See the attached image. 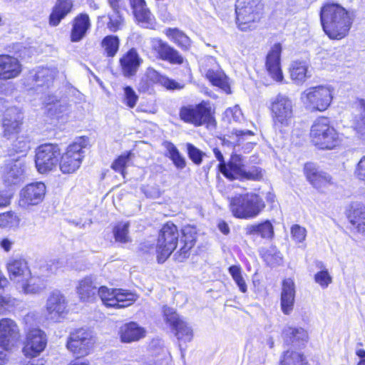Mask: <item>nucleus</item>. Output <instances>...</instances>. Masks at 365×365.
<instances>
[{
	"instance_id": "obj_1",
	"label": "nucleus",
	"mask_w": 365,
	"mask_h": 365,
	"mask_svg": "<svg viewBox=\"0 0 365 365\" xmlns=\"http://www.w3.org/2000/svg\"><path fill=\"white\" fill-rule=\"evenodd\" d=\"M320 19L325 34L333 39L344 38L352 24L349 12L337 4H325L321 9Z\"/></svg>"
},
{
	"instance_id": "obj_2",
	"label": "nucleus",
	"mask_w": 365,
	"mask_h": 365,
	"mask_svg": "<svg viewBox=\"0 0 365 365\" xmlns=\"http://www.w3.org/2000/svg\"><path fill=\"white\" fill-rule=\"evenodd\" d=\"M236 24L242 31L255 29L264 14L262 0H237Z\"/></svg>"
},
{
	"instance_id": "obj_3",
	"label": "nucleus",
	"mask_w": 365,
	"mask_h": 365,
	"mask_svg": "<svg viewBox=\"0 0 365 365\" xmlns=\"http://www.w3.org/2000/svg\"><path fill=\"white\" fill-rule=\"evenodd\" d=\"M264 207L263 199L253 192L236 195L230 201V208L232 215L240 219L255 218Z\"/></svg>"
},
{
	"instance_id": "obj_4",
	"label": "nucleus",
	"mask_w": 365,
	"mask_h": 365,
	"mask_svg": "<svg viewBox=\"0 0 365 365\" xmlns=\"http://www.w3.org/2000/svg\"><path fill=\"white\" fill-rule=\"evenodd\" d=\"M310 138L312 143L322 150H331L340 143L339 133L326 117L319 118L314 122Z\"/></svg>"
},
{
	"instance_id": "obj_5",
	"label": "nucleus",
	"mask_w": 365,
	"mask_h": 365,
	"mask_svg": "<svg viewBox=\"0 0 365 365\" xmlns=\"http://www.w3.org/2000/svg\"><path fill=\"white\" fill-rule=\"evenodd\" d=\"M179 231L176 225L167 222L160 230L156 245L157 259L159 263L164 262L177 247Z\"/></svg>"
},
{
	"instance_id": "obj_6",
	"label": "nucleus",
	"mask_w": 365,
	"mask_h": 365,
	"mask_svg": "<svg viewBox=\"0 0 365 365\" xmlns=\"http://www.w3.org/2000/svg\"><path fill=\"white\" fill-rule=\"evenodd\" d=\"M270 109L274 125L278 128L288 127L294 117V103L286 95L279 93L271 100Z\"/></svg>"
},
{
	"instance_id": "obj_7",
	"label": "nucleus",
	"mask_w": 365,
	"mask_h": 365,
	"mask_svg": "<svg viewBox=\"0 0 365 365\" xmlns=\"http://www.w3.org/2000/svg\"><path fill=\"white\" fill-rule=\"evenodd\" d=\"M179 116L186 123L201 126L212 120V108L210 102L202 101L198 104L181 107Z\"/></svg>"
},
{
	"instance_id": "obj_8",
	"label": "nucleus",
	"mask_w": 365,
	"mask_h": 365,
	"mask_svg": "<svg viewBox=\"0 0 365 365\" xmlns=\"http://www.w3.org/2000/svg\"><path fill=\"white\" fill-rule=\"evenodd\" d=\"M87 144L88 139L81 137L68 145L59 163V167L63 173H73L80 168L83 158V149Z\"/></svg>"
},
{
	"instance_id": "obj_9",
	"label": "nucleus",
	"mask_w": 365,
	"mask_h": 365,
	"mask_svg": "<svg viewBox=\"0 0 365 365\" xmlns=\"http://www.w3.org/2000/svg\"><path fill=\"white\" fill-rule=\"evenodd\" d=\"M61 150L57 144L45 143L36 150L35 164L41 174L56 169L59 163Z\"/></svg>"
},
{
	"instance_id": "obj_10",
	"label": "nucleus",
	"mask_w": 365,
	"mask_h": 365,
	"mask_svg": "<svg viewBox=\"0 0 365 365\" xmlns=\"http://www.w3.org/2000/svg\"><path fill=\"white\" fill-rule=\"evenodd\" d=\"M220 172L230 180H257L262 177L261 170L257 167H252L250 170L246 171L244 168L242 157L235 153L231 155L230 160L225 165V168H222Z\"/></svg>"
},
{
	"instance_id": "obj_11",
	"label": "nucleus",
	"mask_w": 365,
	"mask_h": 365,
	"mask_svg": "<svg viewBox=\"0 0 365 365\" xmlns=\"http://www.w3.org/2000/svg\"><path fill=\"white\" fill-rule=\"evenodd\" d=\"M333 90L329 86H319L305 90L301 99L307 106L313 110L324 111L330 106Z\"/></svg>"
},
{
	"instance_id": "obj_12",
	"label": "nucleus",
	"mask_w": 365,
	"mask_h": 365,
	"mask_svg": "<svg viewBox=\"0 0 365 365\" xmlns=\"http://www.w3.org/2000/svg\"><path fill=\"white\" fill-rule=\"evenodd\" d=\"M57 73L58 71L55 67H38L29 71L22 79V82L28 90L47 88L53 83Z\"/></svg>"
},
{
	"instance_id": "obj_13",
	"label": "nucleus",
	"mask_w": 365,
	"mask_h": 365,
	"mask_svg": "<svg viewBox=\"0 0 365 365\" xmlns=\"http://www.w3.org/2000/svg\"><path fill=\"white\" fill-rule=\"evenodd\" d=\"M95 343V339L89 331L79 329L71 333L67 341V348L78 357L89 354Z\"/></svg>"
},
{
	"instance_id": "obj_14",
	"label": "nucleus",
	"mask_w": 365,
	"mask_h": 365,
	"mask_svg": "<svg viewBox=\"0 0 365 365\" xmlns=\"http://www.w3.org/2000/svg\"><path fill=\"white\" fill-rule=\"evenodd\" d=\"M163 312L166 322L171 327L178 339L190 341L193 336L191 327L183 319L180 317L173 309L165 307Z\"/></svg>"
},
{
	"instance_id": "obj_15",
	"label": "nucleus",
	"mask_w": 365,
	"mask_h": 365,
	"mask_svg": "<svg viewBox=\"0 0 365 365\" xmlns=\"http://www.w3.org/2000/svg\"><path fill=\"white\" fill-rule=\"evenodd\" d=\"M46 191L41 182L30 183L21 189L19 193V205L24 208L41 203Z\"/></svg>"
},
{
	"instance_id": "obj_16",
	"label": "nucleus",
	"mask_w": 365,
	"mask_h": 365,
	"mask_svg": "<svg viewBox=\"0 0 365 365\" xmlns=\"http://www.w3.org/2000/svg\"><path fill=\"white\" fill-rule=\"evenodd\" d=\"M66 297L59 291H53L48 296L46 303L47 319L59 322L68 312Z\"/></svg>"
},
{
	"instance_id": "obj_17",
	"label": "nucleus",
	"mask_w": 365,
	"mask_h": 365,
	"mask_svg": "<svg viewBox=\"0 0 365 365\" xmlns=\"http://www.w3.org/2000/svg\"><path fill=\"white\" fill-rule=\"evenodd\" d=\"M46 343L45 333L39 329H33L27 334L26 343L23 351L27 356L35 357L43 351Z\"/></svg>"
},
{
	"instance_id": "obj_18",
	"label": "nucleus",
	"mask_w": 365,
	"mask_h": 365,
	"mask_svg": "<svg viewBox=\"0 0 365 365\" xmlns=\"http://www.w3.org/2000/svg\"><path fill=\"white\" fill-rule=\"evenodd\" d=\"M19 338V329L14 321L7 318L1 319L0 347L9 350L15 345Z\"/></svg>"
},
{
	"instance_id": "obj_19",
	"label": "nucleus",
	"mask_w": 365,
	"mask_h": 365,
	"mask_svg": "<svg viewBox=\"0 0 365 365\" xmlns=\"http://www.w3.org/2000/svg\"><path fill=\"white\" fill-rule=\"evenodd\" d=\"M23 114L16 107L8 108L2 118L3 134L10 138L20 131L22 124Z\"/></svg>"
},
{
	"instance_id": "obj_20",
	"label": "nucleus",
	"mask_w": 365,
	"mask_h": 365,
	"mask_svg": "<svg viewBox=\"0 0 365 365\" xmlns=\"http://www.w3.org/2000/svg\"><path fill=\"white\" fill-rule=\"evenodd\" d=\"M150 42L152 48L158 53L160 59L173 64L183 63V57L179 52L161 39L153 38L150 39Z\"/></svg>"
},
{
	"instance_id": "obj_21",
	"label": "nucleus",
	"mask_w": 365,
	"mask_h": 365,
	"mask_svg": "<svg viewBox=\"0 0 365 365\" xmlns=\"http://www.w3.org/2000/svg\"><path fill=\"white\" fill-rule=\"evenodd\" d=\"M196 234L195 228L190 226L185 227L182 230L180 244L182 245L173 255L175 261L182 262L189 257L190 250L195 244Z\"/></svg>"
},
{
	"instance_id": "obj_22",
	"label": "nucleus",
	"mask_w": 365,
	"mask_h": 365,
	"mask_svg": "<svg viewBox=\"0 0 365 365\" xmlns=\"http://www.w3.org/2000/svg\"><path fill=\"white\" fill-rule=\"evenodd\" d=\"M22 71V65L17 58L7 54L0 55V80L17 78Z\"/></svg>"
},
{
	"instance_id": "obj_23",
	"label": "nucleus",
	"mask_w": 365,
	"mask_h": 365,
	"mask_svg": "<svg viewBox=\"0 0 365 365\" xmlns=\"http://www.w3.org/2000/svg\"><path fill=\"white\" fill-rule=\"evenodd\" d=\"M282 47L279 43L274 44L268 53L266 59V68L269 76L277 82H282L284 76L280 65Z\"/></svg>"
},
{
	"instance_id": "obj_24",
	"label": "nucleus",
	"mask_w": 365,
	"mask_h": 365,
	"mask_svg": "<svg viewBox=\"0 0 365 365\" xmlns=\"http://www.w3.org/2000/svg\"><path fill=\"white\" fill-rule=\"evenodd\" d=\"M304 170L307 180L317 190H322L333 183L331 177L313 163L305 164Z\"/></svg>"
},
{
	"instance_id": "obj_25",
	"label": "nucleus",
	"mask_w": 365,
	"mask_h": 365,
	"mask_svg": "<svg viewBox=\"0 0 365 365\" xmlns=\"http://www.w3.org/2000/svg\"><path fill=\"white\" fill-rule=\"evenodd\" d=\"M48 115L61 123L68 120L71 113V105L65 100H58L55 96H48L46 101Z\"/></svg>"
},
{
	"instance_id": "obj_26",
	"label": "nucleus",
	"mask_w": 365,
	"mask_h": 365,
	"mask_svg": "<svg viewBox=\"0 0 365 365\" xmlns=\"http://www.w3.org/2000/svg\"><path fill=\"white\" fill-rule=\"evenodd\" d=\"M130 2L138 24L146 29H154L156 21L153 15L147 8L145 0H130Z\"/></svg>"
},
{
	"instance_id": "obj_27",
	"label": "nucleus",
	"mask_w": 365,
	"mask_h": 365,
	"mask_svg": "<svg viewBox=\"0 0 365 365\" xmlns=\"http://www.w3.org/2000/svg\"><path fill=\"white\" fill-rule=\"evenodd\" d=\"M24 164L19 159L6 164L3 170V180L7 185H17L23 180Z\"/></svg>"
},
{
	"instance_id": "obj_28",
	"label": "nucleus",
	"mask_w": 365,
	"mask_h": 365,
	"mask_svg": "<svg viewBox=\"0 0 365 365\" xmlns=\"http://www.w3.org/2000/svg\"><path fill=\"white\" fill-rule=\"evenodd\" d=\"M10 279L16 283H22L30 279L31 272L27 262L23 259H13L7 264Z\"/></svg>"
},
{
	"instance_id": "obj_29",
	"label": "nucleus",
	"mask_w": 365,
	"mask_h": 365,
	"mask_svg": "<svg viewBox=\"0 0 365 365\" xmlns=\"http://www.w3.org/2000/svg\"><path fill=\"white\" fill-rule=\"evenodd\" d=\"M143 60L135 49L131 48L120 59L122 72L125 77H131L137 73Z\"/></svg>"
},
{
	"instance_id": "obj_30",
	"label": "nucleus",
	"mask_w": 365,
	"mask_h": 365,
	"mask_svg": "<svg viewBox=\"0 0 365 365\" xmlns=\"http://www.w3.org/2000/svg\"><path fill=\"white\" fill-rule=\"evenodd\" d=\"M295 285L290 278L282 282L281 292V309L284 314H289L293 310L295 298Z\"/></svg>"
},
{
	"instance_id": "obj_31",
	"label": "nucleus",
	"mask_w": 365,
	"mask_h": 365,
	"mask_svg": "<svg viewBox=\"0 0 365 365\" xmlns=\"http://www.w3.org/2000/svg\"><path fill=\"white\" fill-rule=\"evenodd\" d=\"M119 335L122 342L137 341L145 336V330L137 323L131 322L120 327Z\"/></svg>"
},
{
	"instance_id": "obj_32",
	"label": "nucleus",
	"mask_w": 365,
	"mask_h": 365,
	"mask_svg": "<svg viewBox=\"0 0 365 365\" xmlns=\"http://www.w3.org/2000/svg\"><path fill=\"white\" fill-rule=\"evenodd\" d=\"M91 27L90 19L88 14H81L73 21L71 31V41L78 42L83 39Z\"/></svg>"
},
{
	"instance_id": "obj_33",
	"label": "nucleus",
	"mask_w": 365,
	"mask_h": 365,
	"mask_svg": "<svg viewBox=\"0 0 365 365\" xmlns=\"http://www.w3.org/2000/svg\"><path fill=\"white\" fill-rule=\"evenodd\" d=\"M98 287L91 277H86L78 282L76 291L83 302L93 301L98 294Z\"/></svg>"
},
{
	"instance_id": "obj_34",
	"label": "nucleus",
	"mask_w": 365,
	"mask_h": 365,
	"mask_svg": "<svg viewBox=\"0 0 365 365\" xmlns=\"http://www.w3.org/2000/svg\"><path fill=\"white\" fill-rule=\"evenodd\" d=\"M309 68V64L306 61H294L291 63L290 77L295 84L302 85L311 77L312 74Z\"/></svg>"
},
{
	"instance_id": "obj_35",
	"label": "nucleus",
	"mask_w": 365,
	"mask_h": 365,
	"mask_svg": "<svg viewBox=\"0 0 365 365\" xmlns=\"http://www.w3.org/2000/svg\"><path fill=\"white\" fill-rule=\"evenodd\" d=\"M73 8L72 0H58L49 16V25L58 26Z\"/></svg>"
},
{
	"instance_id": "obj_36",
	"label": "nucleus",
	"mask_w": 365,
	"mask_h": 365,
	"mask_svg": "<svg viewBox=\"0 0 365 365\" xmlns=\"http://www.w3.org/2000/svg\"><path fill=\"white\" fill-rule=\"evenodd\" d=\"M282 337L284 343L287 345L299 346L301 342H304L307 340L308 335L307 331L302 328L287 327L283 329Z\"/></svg>"
},
{
	"instance_id": "obj_37",
	"label": "nucleus",
	"mask_w": 365,
	"mask_h": 365,
	"mask_svg": "<svg viewBox=\"0 0 365 365\" xmlns=\"http://www.w3.org/2000/svg\"><path fill=\"white\" fill-rule=\"evenodd\" d=\"M148 77L152 81L160 84L168 90H180L184 87L182 84L160 74L153 68L148 69Z\"/></svg>"
},
{
	"instance_id": "obj_38",
	"label": "nucleus",
	"mask_w": 365,
	"mask_h": 365,
	"mask_svg": "<svg viewBox=\"0 0 365 365\" xmlns=\"http://www.w3.org/2000/svg\"><path fill=\"white\" fill-rule=\"evenodd\" d=\"M245 232L247 235H258L263 238H271L274 235V228L269 220L260 224L247 225Z\"/></svg>"
},
{
	"instance_id": "obj_39",
	"label": "nucleus",
	"mask_w": 365,
	"mask_h": 365,
	"mask_svg": "<svg viewBox=\"0 0 365 365\" xmlns=\"http://www.w3.org/2000/svg\"><path fill=\"white\" fill-rule=\"evenodd\" d=\"M164 147L166 149L165 155L169 158L173 163L176 168L182 170L186 167V160L182 156L176 146L170 142H165Z\"/></svg>"
},
{
	"instance_id": "obj_40",
	"label": "nucleus",
	"mask_w": 365,
	"mask_h": 365,
	"mask_svg": "<svg viewBox=\"0 0 365 365\" xmlns=\"http://www.w3.org/2000/svg\"><path fill=\"white\" fill-rule=\"evenodd\" d=\"M138 299V296L131 292L122 289H115V308H125L133 303Z\"/></svg>"
},
{
	"instance_id": "obj_41",
	"label": "nucleus",
	"mask_w": 365,
	"mask_h": 365,
	"mask_svg": "<svg viewBox=\"0 0 365 365\" xmlns=\"http://www.w3.org/2000/svg\"><path fill=\"white\" fill-rule=\"evenodd\" d=\"M350 222L356 227L359 232L365 235V206L357 205L353 209Z\"/></svg>"
},
{
	"instance_id": "obj_42",
	"label": "nucleus",
	"mask_w": 365,
	"mask_h": 365,
	"mask_svg": "<svg viewBox=\"0 0 365 365\" xmlns=\"http://www.w3.org/2000/svg\"><path fill=\"white\" fill-rule=\"evenodd\" d=\"M101 45L106 56L114 57L119 49L120 40L117 36L108 35L103 38Z\"/></svg>"
},
{
	"instance_id": "obj_43",
	"label": "nucleus",
	"mask_w": 365,
	"mask_h": 365,
	"mask_svg": "<svg viewBox=\"0 0 365 365\" xmlns=\"http://www.w3.org/2000/svg\"><path fill=\"white\" fill-rule=\"evenodd\" d=\"M166 35L183 50H188L191 45L190 38L178 29H168Z\"/></svg>"
},
{
	"instance_id": "obj_44",
	"label": "nucleus",
	"mask_w": 365,
	"mask_h": 365,
	"mask_svg": "<svg viewBox=\"0 0 365 365\" xmlns=\"http://www.w3.org/2000/svg\"><path fill=\"white\" fill-rule=\"evenodd\" d=\"M205 73L206 78L212 85L220 88H225L227 86L226 76L218 68L205 69Z\"/></svg>"
},
{
	"instance_id": "obj_45",
	"label": "nucleus",
	"mask_w": 365,
	"mask_h": 365,
	"mask_svg": "<svg viewBox=\"0 0 365 365\" xmlns=\"http://www.w3.org/2000/svg\"><path fill=\"white\" fill-rule=\"evenodd\" d=\"M279 365H307V363L302 354L288 350L284 352Z\"/></svg>"
},
{
	"instance_id": "obj_46",
	"label": "nucleus",
	"mask_w": 365,
	"mask_h": 365,
	"mask_svg": "<svg viewBox=\"0 0 365 365\" xmlns=\"http://www.w3.org/2000/svg\"><path fill=\"white\" fill-rule=\"evenodd\" d=\"M359 113L355 116L354 120V127L363 138L365 136V100L362 99L359 101Z\"/></svg>"
},
{
	"instance_id": "obj_47",
	"label": "nucleus",
	"mask_w": 365,
	"mask_h": 365,
	"mask_svg": "<svg viewBox=\"0 0 365 365\" xmlns=\"http://www.w3.org/2000/svg\"><path fill=\"white\" fill-rule=\"evenodd\" d=\"M98 294L106 307L115 308V289H108L102 286L98 288Z\"/></svg>"
},
{
	"instance_id": "obj_48",
	"label": "nucleus",
	"mask_w": 365,
	"mask_h": 365,
	"mask_svg": "<svg viewBox=\"0 0 365 365\" xmlns=\"http://www.w3.org/2000/svg\"><path fill=\"white\" fill-rule=\"evenodd\" d=\"M129 222H119L113 229V234L117 242L126 243L130 240L128 235Z\"/></svg>"
},
{
	"instance_id": "obj_49",
	"label": "nucleus",
	"mask_w": 365,
	"mask_h": 365,
	"mask_svg": "<svg viewBox=\"0 0 365 365\" xmlns=\"http://www.w3.org/2000/svg\"><path fill=\"white\" fill-rule=\"evenodd\" d=\"M229 273L237 284L240 290L245 293L247 290L245 280L242 274V269L240 266L232 265L229 267Z\"/></svg>"
},
{
	"instance_id": "obj_50",
	"label": "nucleus",
	"mask_w": 365,
	"mask_h": 365,
	"mask_svg": "<svg viewBox=\"0 0 365 365\" xmlns=\"http://www.w3.org/2000/svg\"><path fill=\"white\" fill-rule=\"evenodd\" d=\"M12 149L17 153L25 155L30 150V140L28 136L21 135L14 141Z\"/></svg>"
},
{
	"instance_id": "obj_51",
	"label": "nucleus",
	"mask_w": 365,
	"mask_h": 365,
	"mask_svg": "<svg viewBox=\"0 0 365 365\" xmlns=\"http://www.w3.org/2000/svg\"><path fill=\"white\" fill-rule=\"evenodd\" d=\"M109 21L107 23L108 29L112 31L115 32L123 26L124 19L120 14V11H113L112 14H108Z\"/></svg>"
},
{
	"instance_id": "obj_52",
	"label": "nucleus",
	"mask_w": 365,
	"mask_h": 365,
	"mask_svg": "<svg viewBox=\"0 0 365 365\" xmlns=\"http://www.w3.org/2000/svg\"><path fill=\"white\" fill-rule=\"evenodd\" d=\"M187 155L189 158L195 164L200 165L202 162V158L205 155V153L195 147L191 143L186 144Z\"/></svg>"
},
{
	"instance_id": "obj_53",
	"label": "nucleus",
	"mask_w": 365,
	"mask_h": 365,
	"mask_svg": "<svg viewBox=\"0 0 365 365\" xmlns=\"http://www.w3.org/2000/svg\"><path fill=\"white\" fill-rule=\"evenodd\" d=\"M254 133L251 130H234L230 134L227 135V137L231 141L235 142V146H240L241 143L243 142L246 136L253 135Z\"/></svg>"
},
{
	"instance_id": "obj_54",
	"label": "nucleus",
	"mask_w": 365,
	"mask_h": 365,
	"mask_svg": "<svg viewBox=\"0 0 365 365\" xmlns=\"http://www.w3.org/2000/svg\"><path fill=\"white\" fill-rule=\"evenodd\" d=\"M138 100V96L135 91L130 86L124 88V97L123 102L129 108H133L135 106Z\"/></svg>"
},
{
	"instance_id": "obj_55",
	"label": "nucleus",
	"mask_w": 365,
	"mask_h": 365,
	"mask_svg": "<svg viewBox=\"0 0 365 365\" xmlns=\"http://www.w3.org/2000/svg\"><path fill=\"white\" fill-rule=\"evenodd\" d=\"M314 281L319 284L322 288H327L332 282V277L327 269L318 272L314 275Z\"/></svg>"
},
{
	"instance_id": "obj_56",
	"label": "nucleus",
	"mask_w": 365,
	"mask_h": 365,
	"mask_svg": "<svg viewBox=\"0 0 365 365\" xmlns=\"http://www.w3.org/2000/svg\"><path fill=\"white\" fill-rule=\"evenodd\" d=\"M224 118L227 119L229 123L240 122L242 118V113L238 106H235L232 108L226 109L224 113Z\"/></svg>"
},
{
	"instance_id": "obj_57",
	"label": "nucleus",
	"mask_w": 365,
	"mask_h": 365,
	"mask_svg": "<svg viewBox=\"0 0 365 365\" xmlns=\"http://www.w3.org/2000/svg\"><path fill=\"white\" fill-rule=\"evenodd\" d=\"M131 153H128L125 155H122L119 156L112 164L111 168L115 170L116 172H120L123 175H124V169L127 163L130 159Z\"/></svg>"
},
{
	"instance_id": "obj_58",
	"label": "nucleus",
	"mask_w": 365,
	"mask_h": 365,
	"mask_svg": "<svg viewBox=\"0 0 365 365\" xmlns=\"http://www.w3.org/2000/svg\"><path fill=\"white\" fill-rule=\"evenodd\" d=\"M291 235L296 242H302L306 238L307 230L299 225H294L291 227Z\"/></svg>"
},
{
	"instance_id": "obj_59",
	"label": "nucleus",
	"mask_w": 365,
	"mask_h": 365,
	"mask_svg": "<svg viewBox=\"0 0 365 365\" xmlns=\"http://www.w3.org/2000/svg\"><path fill=\"white\" fill-rule=\"evenodd\" d=\"M355 174L359 180L364 181L365 183V156L361 158L358 163Z\"/></svg>"
},
{
	"instance_id": "obj_60",
	"label": "nucleus",
	"mask_w": 365,
	"mask_h": 365,
	"mask_svg": "<svg viewBox=\"0 0 365 365\" xmlns=\"http://www.w3.org/2000/svg\"><path fill=\"white\" fill-rule=\"evenodd\" d=\"M213 153L216 159L219 161L218 169L220 171L222 168H225V165L226 164L222 153L219 148H213Z\"/></svg>"
},
{
	"instance_id": "obj_61",
	"label": "nucleus",
	"mask_w": 365,
	"mask_h": 365,
	"mask_svg": "<svg viewBox=\"0 0 365 365\" xmlns=\"http://www.w3.org/2000/svg\"><path fill=\"white\" fill-rule=\"evenodd\" d=\"M21 284L22 290L26 293H36L39 291V287H35L31 285L29 282V279L27 282H24Z\"/></svg>"
},
{
	"instance_id": "obj_62",
	"label": "nucleus",
	"mask_w": 365,
	"mask_h": 365,
	"mask_svg": "<svg viewBox=\"0 0 365 365\" xmlns=\"http://www.w3.org/2000/svg\"><path fill=\"white\" fill-rule=\"evenodd\" d=\"M10 195L5 191H0V207H6L10 204Z\"/></svg>"
},
{
	"instance_id": "obj_63",
	"label": "nucleus",
	"mask_w": 365,
	"mask_h": 365,
	"mask_svg": "<svg viewBox=\"0 0 365 365\" xmlns=\"http://www.w3.org/2000/svg\"><path fill=\"white\" fill-rule=\"evenodd\" d=\"M220 140L222 141V145L224 148H227L228 149H233V150L235 149V148H236L235 146V143L231 141V140L227 137V135L224 136L223 138H221Z\"/></svg>"
},
{
	"instance_id": "obj_64",
	"label": "nucleus",
	"mask_w": 365,
	"mask_h": 365,
	"mask_svg": "<svg viewBox=\"0 0 365 365\" xmlns=\"http://www.w3.org/2000/svg\"><path fill=\"white\" fill-rule=\"evenodd\" d=\"M217 227L224 235H228L230 232V227L223 220H220L218 222Z\"/></svg>"
}]
</instances>
